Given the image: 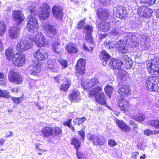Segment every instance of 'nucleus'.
Masks as SVG:
<instances>
[{
  "label": "nucleus",
  "instance_id": "nucleus-2",
  "mask_svg": "<svg viewBox=\"0 0 159 159\" xmlns=\"http://www.w3.org/2000/svg\"><path fill=\"white\" fill-rule=\"evenodd\" d=\"M14 20L16 22V25L14 26L11 29V38L16 39L18 36L20 31L18 27L19 25L21 23L25 18L21 12L18 10L14 11L12 12Z\"/></svg>",
  "mask_w": 159,
  "mask_h": 159
},
{
  "label": "nucleus",
  "instance_id": "nucleus-62",
  "mask_svg": "<svg viewBox=\"0 0 159 159\" xmlns=\"http://www.w3.org/2000/svg\"><path fill=\"white\" fill-rule=\"evenodd\" d=\"M76 154L79 159H87L83 153L79 152L77 153Z\"/></svg>",
  "mask_w": 159,
  "mask_h": 159
},
{
  "label": "nucleus",
  "instance_id": "nucleus-61",
  "mask_svg": "<svg viewBox=\"0 0 159 159\" xmlns=\"http://www.w3.org/2000/svg\"><path fill=\"white\" fill-rule=\"evenodd\" d=\"M99 2L105 6L109 4L111 0H98Z\"/></svg>",
  "mask_w": 159,
  "mask_h": 159
},
{
  "label": "nucleus",
  "instance_id": "nucleus-23",
  "mask_svg": "<svg viewBox=\"0 0 159 159\" xmlns=\"http://www.w3.org/2000/svg\"><path fill=\"white\" fill-rule=\"evenodd\" d=\"M98 83L99 81L97 78H93L86 81V84L83 85V84H82V85L84 88L87 89L98 85Z\"/></svg>",
  "mask_w": 159,
  "mask_h": 159
},
{
  "label": "nucleus",
  "instance_id": "nucleus-39",
  "mask_svg": "<svg viewBox=\"0 0 159 159\" xmlns=\"http://www.w3.org/2000/svg\"><path fill=\"white\" fill-rule=\"evenodd\" d=\"M155 69L153 68L151 69L149 71L150 75L153 77H158L159 76V68L155 67Z\"/></svg>",
  "mask_w": 159,
  "mask_h": 159
},
{
  "label": "nucleus",
  "instance_id": "nucleus-9",
  "mask_svg": "<svg viewBox=\"0 0 159 159\" xmlns=\"http://www.w3.org/2000/svg\"><path fill=\"white\" fill-rule=\"evenodd\" d=\"M122 62L121 57L118 59L112 58L110 60L108 64L111 68L118 70V72H117L118 73L120 72V70H121L122 69L123 64Z\"/></svg>",
  "mask_w": 159,
  "mask_h": 159
},
{
  "label": "nucleus",
  "instance_id": "nucleus-46",
  "mask_svg": "<svg viewBox=\"0 0 159 159\" xmlns=\"http://www.w3.org/2000/svg\"><path fill=\"white\" fill-rule=\"evenodd\" d=\"M133 119L136 121H143L145 119V116L141 113H138L133 116Z\"/></svg>",
  "mask_w": 159,
  "mask_h": 159
},
{
  "label": "nucleus",
  "instance_id": "nucleus-49",
  "mask_svg": "<svg viewBox=\"0 0 159 159\" xmlns=\"http://www.w3.org/2000/svg\"><path fill=\"white\" fill-rule=\"evenodd\" d=\"M144 134L147 135L149 136L151 134H155L159 133L158 131L152 130L150 129H147L144 131Z\"/></svg>",
  "mask_w": 159,
  "mask_h": 159
},
{
  "label": "nucleus",
  "instance_id": "nucleus-25",
  "mask_svg": "<svg viewBox=\"0 0 159 159\" xmlns=\"http://www.w3.org/2000/svg\"><path fill=\"white\" fill-rule=\"evenodd\" d=\"M71 85V81L70 79H65L63 83L61 85L60 89L65 92L68 91Z\"/></svg>",
  "mask_w": 159,
  "mask_h": 159
},
{
  "label": "nucleus",
  "instance_id": "nucleus-31",
  "mask_svg": "<svg viewBox=\"0 0 159 159\" xmlns=\"http://www.w3.org/2000/svg\"><path fill=\"white\" fill-rule=\"evenodd\" d=\"M66 49L67 52L70 54L75 53L78 52V49L75 45L70 43L67 45Z\"/></svg>",
  "mask_w": 159,
  "mask_h": 159
},
{
  "label": "nucleus",
  "instance_id": "nucleus-37",
  "mask_svg": "<svg viewBox=\"0 0 159 159\" xmlns=\"http://www.w3.org/2000/svg\"><path fill=\"white\" fill-rule=\"evenodd\" d=\"M156 0H140V3L144 6H150L155 3Z\"/></svg>",
  "mask_w": 159,
  "mask_h": 159
},
{
  "label": "nucleus",
  "instance_id": "nucleus-56",
  "mask_svg": "<svg viewBox=\"0 0 159 159\" xmlns=\"http://www.w3.org/2000/svg\"><path fill=\"white\" fill-rule=\"evenodd\" d=\"M147 66L148 68V71H149L151 69L154 68L155 67V66H154L152 62L150 61H149L147 64Z\"/></svg>",
  "mask_w": 159,
  "mask_h": 159
},
{
  "label": "nucleus",
  "instance_id": "nucleus-15",
  "mask_svg": "<svg viewBox=\"0 0 159 159\" xmlns=\"http://www.w3.org/2000/svg\"><path fill=\"white\" fill-rule=\"evenodd\" d=\"M156 84L155 78L151 77L146 80L145 86L149 90L155 91L157 89L156 88Z\"/></svg>",
  "mask_w": 159,
  "mask_h": 159
},
{
  "label": "nucleus",
  "instance_id": "nucleus-51",
  "mask_svg": "<svg viewBox=\"0 0 159 159\" xmlns=\"http://www.w3.org/2000/svg\"><path fill=\"white\" fill-rule=\"evenodd\" d=\"M9 93L7 92L6 90L0 89V97L8 98L9 97Z\"/></svg>",
  "mask_w": 159,
  "mask_h": 159
},
{
  "label": "nucleus",
  "instance_id": "nucleus-33",
  "mask_svg": "<svg viewBox=\"0 0 159 159\" xmlns=\"http://www.w3.org/2000/svg\"><path fill=\"white\" fill-rule=\"evenodd\" d=\"M87 41L88 45H86L85 43H84L83 46V48L86 51H92L94 47V42L93 40V38H92V40L93 43H91V41H89V40L86 39Z\"/></svg>",
  "mask_w": 159,
  "mask_h": 159
},
{
  "label": "nucleus",
  "instance_id": "nucleus-52",
  "mask_svg": "<svg viewBox=\"0 0 159 159\" xmlns=\"http://www.w3.org/2000/svg\"><path fill=\"white\" fill-rule=\"evenodd\" d=\"M78 134L80 136L81 140L82 141L84 142L85 140V133L84 130L83 129H82L79 131H78Z\"/></svg>",
  "mask_w": 159,
  "mask_h": 159
},
{
  "label": "nucleus",
  "instance_id": "nucleus-59",
  "mask_svg": "<svg viewBox=\"0 0 159 159\" xmlns=\"http://www.w3.org/2000/svg\"><path fill=\"white\" fill-rule=\"evenodd\" d=\"M85 23V20H81L77 24V28L78 29H81Z\"/></svg>",
  "mask_w": 159,
  "mask_h": 159
},
{
  "label": "nucleus",
  "instance_id": "nucleus-54",
  "mask_svg": "<svg viewBox=\"0 0 159 159\" xmlns=\"http://www.w3.org/2000/svg\"><path fill=\"white\" fill-rule=\"evenodd\" d=\"M11 99L14 103L16 104H18L20 102L22 101L21 98L20 97L16 98L12 97Z\"/></svg>",
  "mask_w": 159,
  "mask_h": 159
},
{
  "label": "nucleus",
  "instance_id": "nucleus-4",
  "mask_svg": "<svg viewBox=\"0 0 159 159\" xmlns=\"http://www.w3.org/2000/svg\"><path fill=\"white\" fill-rule=\"evenodd\" d=\"M29 38L31 41H33L38 47H41L48 46V41L43 33L38 32L36 34L30 35Z\"/></svg>",
  "mask_w": 159,
  "mask_h": 159
},
{
  "label": "nucleus",
  "instance_id": "nucleus-50",
  "mask_svg": "<svg viewBox=\"0 0 159 159\" xmlns=\"http://www.w3.org/2000/svg\"><path fill=\"white\" fill-rule=\"evenodd\" d=\"M58 62L60 63L62 67L65 68L67 66L68 61L67 60H64L62 59H60Z\"/></svg>",
  "mask_w": 159,
  "mask_h": 159
},
{
  "label": "nucleus",
  "instance_id": "nucleus-35",
  "mask_svg": "<svg viewBox=\"0 0 159 159\" xmlns=\"http://www.w3.org/2000/svg\"><path fill=\"white\" fill-rule=\"evenodd\" d=\"M127 38V39H126L127 42L129 43L134 45H135V43H137L136 42L138 39L135 35L130 34L128 36Z\"/></svg>",
  "mask_w": 159,
  "mask_h": 159
},
{
  "label": "nucleus",
  "instance_id": "nucleus-44",
  "mask_svg": "<svg viewBox=\"0 0 159 159\" xmlns=\"http://www.w3.org/2000/svg\"><path fill=\"white\" fill-rule=\"evenodd\" d=\"M145 12L144 15H143V17L146 18H148L150 17L153 12V11L151 9L145 7Z\"/></svg>",
  "mask_w": 159,
  "mask_h": 159
},
{
  "label": "nucleus",
  "instance_id": "nucleus-26",
  "mask_svg": "<svg viewBox=\"0 0 159 159\" xmlns=\"http://www.w3.org/2000/svg\"><path fill=\"white\" fill-rule=\"evenodd\" d=\"M110 29V26L109 23L103 21L100 22L98 24V29L101 32H106L108 31Z\"/></svg>",
  "mask_w": 159,
  "mask_h": 159
},
{
  "label": "nucleus",
  "instance_id": "nucleus-48",
  "mask_svg": "<svg viewBox=\"0 0 159 159\" xmlns=\"http://www.w3.org/2000/svg\"><path fill=\"white\" fill-rule=\"evenodd\" d=\"M145 6H140L139 7L137 10V12L140 16L143 17V15L145 13Z\"/></svg>",
  "mask_w": 159,
  "mask_h": 159
},
{
  "label": "nucleus",
  "instance_id": "nucleus-21",
  "mask_svg": "<svg viewBox=\"0 0 159 159\" xmlns=\"http://www.w3.org/2000/svg\"><path fill=\"white\" fill-rule=\"evenodd\" d=\"M117 74L119 76L117 80L120 84H122L124 83V81L127 80L129 79L128 73L123 70H120V72Z\"/></svg>",
  "mask_w": 159,
  "mask_h": 159
},
{
  "label": "nucleus",
  "instance_id": "nucleus-27",
  "mask_svg": "<svg viewBox=\"0 0 159 159\" xmlns=\"http://www.w3.org/2000/svg\"><path fill=\"white\" fill-rule=\"evenodd\" d=\"M84 29L86 31L85 36L86 39L89 40V41H91V43H93L91 35V33L93 32V27L91 25H87L85 26Z\"/></svg>",
  "mask_w": 159,
  "mask_h": 159
},
{
  "label": "nucleus",
  "instance_id": "nucleus-28",
  "mask_svg": "<svg viewBox=\"0 0 159 159\" xmlns=\"http://www.w3.org/2000/svg\"><path fill=\"white\" fill-rule=\"evenodd\" d=\"M48 67L52 72H57L58 69L57 64L55 60H50L48 62Z\"/></svg>",
  "mask_w": 159,
  "mask_h": 159
},
{
  "label": "nucleus",
  "instance_id": "nucleus-60",
  "mask_svg": "<svg viewBox=\"0 0 159 159\" xmlns=\"http://www.w3.org/2000/svg\"><path fill=\"white\" fill-rule=\"evenodd\" d=\"M27 42L25 44H24V46L26 48V50L30 48L32 45V42H29L28 40H27Z\"/></svg>",
  "mask_w": 159,
  "mask_h": 159
},
{
  "label": "nucleus",
  "instance_id": "nucleus-3",
  "mask_svg": "<svg viewBox=\"0 0 159 159\" xmlns=\"http://www.w3.org/2000/svg\"><path fill=\"white\" fill-rule=\"evenodd\" d=\"M102 90L101 87L97 86L92 89L89 91V96L91 97H95L96 101L99 104L103 105L106 104V99L104 93L103 92L98 94Z\"/></svg>",
  "mask_w": 159,
  "mask_h": 159
},
{
  "label": "nucleus",
  "instance_id": "nucleus-13",
  "mask_svg": "<svg viewBox=\"0 0 159 159\" xmlns=\"http://www.w3.org/2000/svg\"><path fill=\"white\" fill-rule=\"evenodd\" d=\"M41 13L40 17L44 20H46L49 16L51 9L47 3H44L41 7Z\"/></svg>",
  "mask_w": 159,
  "mask_h": 159
},
{
  "label": "nucleus",
  "instance_id": "nucleus-32",
  "mask_svg": "<svg viewBox=\"0 0 159 159\" xmlns=\"http://www.w3.org/2000/svg\"><path fill=\"white\" fill-rule=\"evenodd\" d=\"M125 32L122 30L119 27H116L113 28L111 31V34L112 35L116 36H120L125 34Z\"/></svg>",
  "mask_w": 159,
  "mask_h": 159
},
{
  "label": "nucleus",
  "instance_id": "nucleus-34",
  "mask_svg": "<svg viewBox=\"0 0 159 159\" xmlns=\"http://www.w3.org/2000/svg\"><path fill=\"white\" fill-rule=\"evenodd\" d=\"M69 98L74 102H76L79 99V93L77 91H73L69 96Z\"/></svg>",
  "mask_w": 159,
  "mask_h": 159
},
{
  "label": "nucleus",
  "instance_id": "nucleus-20",
  "mask_svg": "<svg viewBox=\"0 0 159 159\" xmlns=\"http://www.w3.org/2000/svg\"><path fill=\"white\" fill-rule=\"evenodd\" d=\"M118 93L122 96H128L131 94V90L128 85H123L119 88L118 90Z\"/></svg>",
  "mask_w": 159,
  "mask_h": 159
},
{
  "label": "nucleus",
  "instance_id": "nucleus-30",
  "mask_svg": "<svg viewBox=\"0 0 159 159\" xmlns=\"http://www.w3.org/2000/svg\"><path fill=\"white\" fill-rule=\"evenodd\" d=\"M52 128L47 126L43 128L41 130L43 136L46 138L50 136L52 137Z\"/></svg>",
  "mask_w": 159,
  "mask_h": 159
},
{
  "label": "nucleus",
  "instance_id": "nucleus-53",
  "mask_svg": "<svg viewBox=\"0 0 159 159\" xmlns=\"http://www.w3.org/2000/svg\"><path fill=\"white\" fill-rule=\"evenodd\" d=\"M141 48L142 50H147L149 48V46L148 43L143 42L141 43Z\"/></svg>",
  "mask_w": 159,
  "mask_h": 159
},
{
  "label": "nucleus",
  "instance_id": "nucleus-14",
  "mask_svg": "<svg viewBox=\"0 0 159 159\" xmlns=\"http://www.w3.org/2000/svg\"><path fill=\"white\" fill-rule=\"evenodd\" d=\"M127 42L125 41L120 40L116 43V48L120 53L125 54L128 52V47L126 46Z\"/></svg>",
  "mask_w": 159,
  "mask_h": 159
},
{
  "label": "nucleus",
  "instance_id": "nucleus-58",
  "mask_svg": "<svg viewBox=\"0 0 159 159\" xmlns=\"http://www.w3.org/2000/svg\"><path fill=\"white\" fill-rule=\"evenodd\" d=\"M150 61L152 62V64L155 66L159 61V59L156 57H154Z\"/></svg>",
  "mask_w": 159,
  "mask_h": 159
},
{
  "label": "nucleus",
  "instance_id": "nucleus-45",
  "mask_svg": "<svg viewBox=\"0 0 159 159\" xmlns=\"http://www.w3.org/2000/svg\"><path fill=\"white\" fill-rule=\"evenodd\" d=\"M71 121V119H68L66 121L63 122V124L64 125L67 126L73 132H75V129L72 125Z\"/></svg>",
  "mask_w": 159,
  "mask_h": 159
},
{
  "label": "nucleus",
  "instance_id": "nucleus-18",
  "mask_svg": "<svg viewBox=\"0 0 159 159\" xmlns=\"http://www.w3.org/2000/svg\"><path fill=\"white\" fill-rule=\"evenodd\" d=\"M99 57L102 64L105 66L107 64L108 61L111 59V57L105 50H103L100 53Z\"/></svg>",
  "mask_w": 159,
  "mask_h": 159
},
{
  "label": "nucleus",
  "instance_id": "nucleus-40",
  "mask_svg": "<svg viewBox=\"0 0 159 159\" xmlns=\"http://www.w3.org/2000/svg\"><path fill=\"white\" fill-rule=\"evenodd\" d=\"M148 123L151 126L155 128H159V120L156 119L150 120L148 121Z\"/></svg>",
  "mask_w": 159,
  "mask_h": 159
},
{
  "label": "nucleus",
  "instance_id": "nucleus-38",
  "mask_svg": "<svg viewBox=\"0 0 159 159\" xmlns=\"http://www.w3.org/2000/svg\"><path fill=\"white\" fill-rule=\"evenodd\" d=\"M6 25L4 22L1 21L0 22V36H3L6 31Z\"/></svg>",
  "mask_w": 159,
  "mask_h": 159
},
{
  "label": "nucleus",
  "instance_id": "nucleus-64",
  "mask_svg": "<svg viewBox=\"0 0 159 159\" xmlns=\"http://www.w3.org/2000/svg\"><path fill=\"white\" fill-rule=\"evenodd\" d=\"M79 121L80 125L83 124L84 122L86 120V118L85 117H83L81 118H77Z\"/></svg>",
  "mask_w": 159,
  "mask_h": 159
},
{
  "label": "nucleus",
  "instance_id": "nucleus-7",
  "mask_svg": "<svg viewBox=\"0 0 159 159\" xmlns=\"http://www.w3.org/2000/svg\"><path fill=\"white\" fill-rule=\"evenodd\" d=\"M28 70L31 75H35L37 73L40 72L41 70V64L38 61H33L28 67Z\"/></svg>",
  "mask_w": 159,
  "mask_h": 159
},
{
  "label": "nucleus",
  "instance_id": "nucleus-1",
  "mask_svg": "<svg viewBox=\"0 0 159 159\" xmlns=\"http://www.w3.org/2000/svg\"><path fill=\"white\" fill-rule=\"evenodd\" d=\"M29 9L31 15L28 18L26 26L28 31L32 33V35H33L34 34H36L38 33L37 31L39 29L38 21L34 17L35 15L37 14V11L33 6L31 5Z\"/></svg>",
  "mask_w": 159,
  "mask_h": 159
},
{
  "label": "nucleus",
  "instance_id": "nucleus-42",
  "mask_svg": "<svg viewBox=\"0 0 159 159\" xmlns=\"http://www.w3.org/2000/svg\"><path fill=\"white\" fill-rule=\"evenodd\" d=\"M52 129V137H54L59 135L62 133L61 129L58 127H54Z\"/></svg>",
  "mask_w": 159,
  "mask_h": 159
},
{
  "label": "nucleus",
  "instance_id": "nucleus-55",
  "mask_svg": "<svg viewBox=\"0 0 159 159\" xmlns=\"http://www.w3.org/2000/svg\"><path fill=\"white\" fill-rule=\"evenodd\" d=\"M129 123L131 126H133V128L134 130H136L138 128V125L134 122L133 121L130 120L129 121Z\"/></svg>",
  "mask_w": 159,
  "mask_h": 159
},
{
  "label": "nucleus",
  "instance_id": "nucleus-5",
  "mask_svg": "<svg viewBox=\"0 0 159 159\" xmlns=\"http://www.w3.org/2000/svg\"><path fill=\"white\" fill-rule=\"evenodd\" d=\"M25 55L17 52L15 53L13 52V49L11 48V61H12V64L17 67L21 66L25 64Z\"/></svg>",
  "mask_w": 159,
  "mask_h": 159
},
{
  "label": "nucleus",
  "instance_id": "nucleus-24",
  "mask_svg": "<svg viewBox=\"0 0 159 159\" xmlns=\"http://www.w3.org/2000/svg\"><path fill=\"white\" fill-rule=\"evenodd\" d=\"M121 60L122 61V69L123 66L126 69H129L131 68L132 66V62L130 61V58L125 55L123 57H121Z\"/></svg>",
  "mask_w": 159,
  "mask_h": 159
},
{
  "label": "nucleus",
  "instance_id": "nucleus-6",
  "mask_svg": "<svg viewBox=\"0 0 159 159\" xmlns=\"http://www.w3.org/2000/svg\"><path fill=\"white\" fill-rule=\"evenodd\" d=\"M113 14L116 17L121 19H125L128 15L125 8L121 6L114 8Z\"/></svg>",
  "mask_w": 159,
  "mask_h": 159
},
{
  "label": "nucleus",
  "instance_id": "nucleus-8",
  "mask_svg": "<svg viewBox=\"0 0 159 159\" xmlns=\"http://www.w3.org/2000/svg\"><path fill=\"white\" fill-rule=\"evenodd\" d=\"M88 139L91 141L94 145L99 146L104 145L105 142V139L99 135H92L88 138Z\"/></svg>",
  "mask_w": 159,
  "mask_h": 159
},
{
  "label": "nucleus",
  "instance_id": "nucleus-22",
  "mask_svg": "<svg viewBox=\"0 0 159 159\" xmlns=\"http://www.w3.org/2000/svg\"><path fill=\"white\" fill-rule=\"evenodd\" d=\"M52 12L54 16L57 19H61L63 13L61 7L54 6L52 8Z\"/></svg>",
  "mask_w": 159,
  "mask_h": 159
},
{
  "label": "nucleus",
  "instance_id": "nucleus-19",
  "mask_svg": "<svg viewBox=\"0 0 159 159\" xmlns=\"http://www.w3.org/2000/svg\"><path fill=\"white\" fill-rule=\"evenodd\" d=\"M97 12L99 20L103 21H105L107 19L109 15L107 10L103 9H99Z\"/></svg>",
  "mask_w": 159,
  "mask_h": 159
},
{
  "label": "nucleus",
  "instance_id": "nucleus-36",
  "mask_svg": "<svg viewBox=\"0 0 159 159\" xmlns=\"http://www.w3.org/2000/svg\"><path fill=\"white\" fill-rule=\"evenodd\" d=\"M71 144L74 146L78 150L80 148L81 143L79 139L77 138H74L71 139Z\"/></svg>",
  "mask_w": 159,
  "mask_h": 159
},
{
  "label": "nucleus",
  "instance_id": "nucleus-10",
  "mask_svg": "<svg viewBox=\"0 0 159 159\" xmlns=\"http://www.w3.org/2000/svg\"><path fill=\"white\" fill-rule=\"evenodd\" d=\"M34 57L38 61H44L48 57L47 51L43 49H40L33 53Z\"/></svg>",
  "mask_w": 159,
  "mask_h": 159
},
{
  "label": "nucleus",
  "instance_id": "nucleus-43",
  "mask_svg": "<svg viewBox=\"0 0 159 159\" xmlns=\"http://www.w3.org/2000/svg\"><path fill=\"white\" fill-rule=\"evenodd\" d=\"M53 51L56 53H59L61 52L62 49L60 46V44L58 43H54L52 46Z\"/></svg>",
  "mask_w": 159,
  "mask_h": 159
},
{
  "label": "nucleus",
  "instance_id": "nucleus-12",
  "mask_svg": "<svg viewBox=\"0 0 159 159\" xmlns=\"http://www.w3.org/2000/svg\"><path fill=\"white\" fill-rule=\"evenodd\" d=\"M85 60L83 58H80L78 60L75 66L77 73L82 75L85 73Z\"/></svg>",
  "mask_w": 159,
  "mask_h": 159
},
{
  "label": "nucleus",
  "instance_id": "nucleus-16",
  "mask_svg": "<svg viewBox=\"0 0 159 159\" xmlns=\"http://www.w3.org/2000/svg\"><path fill=\"white\" fill-rule=\"evenodd\" d=\"M118 105L119 107L121 110L126 111L129 110V107L130 105L129 101L124 97H122L120 99Z\"/></svg>",
  "mask_w": 159,
  "mask_h": 159
},
{
  "label": "nucleus",
  "instance_id": "nucleus-41",
  "mask_svg": "<svg viewBox=\"0 0 159 159\" xmlns=\"http://www.w3.org/2000/svg\"><path fill=\"white\" fill-rule=\"evenodd\" d=\"M27 42V40H23L20 42L18 43L17 45V48L21 51L26 50V48L24 46V44H25Z\"/></svg>",
  "mask_w": 159,
  "mask_h": 159
},
{
  "label": "nucleus",
  "instance_id": "nucleus-17",
  "mask_svg": "<svg viewBox=\"0 0 159 159\" xmlns=\"http://www.w3.org/2000/svg\"><path fill=\"white\" fill-rule=\"evenodd\" d=\"M11 82H12L14 84H21L23 82V80L21 76L18 73L11 71Z\"/></svg>",
  "mask_w": 159,
  "mask_h": 159
},
{
  "label": "nucleus",
  "instance_id": "nucleus-63",
  "mask_svg": "<svg viewBox=\"0 0 159 159\" xmlns=\"http://www.w3.org/2000/svg\"><path fill=\"white\" fill-rule=\"evenodd\" d=\"M5 54L7 58L10 60V48H8L6 50Z\"/></svg>",
  "mask_w": 159,
  "mask_h": 159
},
{
  "label": "nucleus",
  "instance_id": "nucleus-29",
  "mask_svg": "<svg viewBox=\"0 0 159 159\" xmlns=\"http://www.w3.org/2000/svg\"><path fill=\"white\" fill-rule=\"evenodd\" d=\"M116 123L123 131L127 132L129 131L130 128L123 121L119 120H116Z\"/></svg>",
  "mask_w": 159,
  "mask_h": 159
},
{
  "label": "nucleus",
  "instance_id": "nucleus-47",
  "mask_svg": "<svg viewBox=\"0 0 159 159\" xmlns=\"http://www.w3.org/2000/svg\"><path fill=\"white\" fill-rule=\"evenodd\" d=\"M105 91L107 96L110 98L112 88V87L109 85H107L104 89Z\"/></svg>",
  "mask_w": 159,
  "mask_h": 159
},
{
  "label": "nucleus",
  "instance_id": "nucleus-57",
  "mask_svg": "<svg viewBox=\"0 0 159 159\" xmlns=\"http://www.w3.org/2000/svg\"><path fill=\"white\" fill-rule=\"evenodd\" d=\"M108 144L111 147H113L116 145L117 143L114 140L111 139L108 140Z\"/></svg>",
  "mask_w": 159,
  "mask_h": 159
},
{
  "label": "nucleus",
  "instance_id": "nucleus-11",
  "mask_svg": "<svg viewBox=\"0 0 159 159\" xmlns=\"http://www.w3.org/2000/svg\"><path fill=\"white\" fill-rule=\"evenodd\" d=\"M43 28L45 34L51 37L56 33V30L53 26L46 23H43Z\"/></svg>",
  "mask_w": 159,
  "mask_h": 159
}]
</instances>
